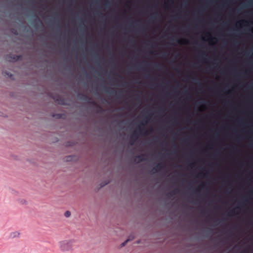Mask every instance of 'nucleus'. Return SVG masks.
Here are the masks:
<instances>
[{
    "label": "nucleus",
    "mask_w": 253,
    "mask_h": 253,
    "mask_svg": "<svg viewBox=\"0 0 253 253\" xmlns=\"http://www.w3.org/2000/svg\"><path fill=\"white\" fill-rule=\"evenodd\" d=\"M201 213H202V214H204L205 213V212H204V211H202L201 212Z\"/></svg>",
    "instance_id": "cd10ccee"
},
{
    "label": "nucleus",
    "mask_w": 253,
    "mask_h": 253,
    "mask_svg": "<svg viewBox=\"0 0 253 253\" xmlns=\"http://www.w3.org/2000/svg\"><path fill=\"white\" fill-rule=\"evenodd\" d=\"M151 54H154V51H152L151 52Z\"/></svg>",
    "instance_id": "a878e982"
},
{
    "label": "nucleus",
    "mask_w": 253,
    "mask_h": 253,
    "mask_svg": "<svg viewBox=\"0 0 253 253\" xmlns=\"http://www.w3.org/2000/svg\"><path fill=\"white\" fill-rule=\"evenodd\" d=\"M164 167L162 164H158L155 167H154L152 169V171H154V172H156L159 170H162L163 169Z\"/></svg>",
    "instance_id": "423d86ee"
},
{
    "label": "nucleus",
    "mask_w": 253,
    "mask_h": 253,
    "mask_svg": "<svg viewBox=\"0 0 253 253\" xmlns=\"http://www.w3.org/2000/svg\"><path fill=\"white\" fill-rule=\"evenodd\" d=\"M20 56L9 54L6 57V59L9 62H15L19 59Z\"/></svg>",
    "instance_id": "20e7f679"
},
{
    "label": "nucleus",
    "mask_w": 253,
    "mask_h": 253,
    "mask_svg": "<svg viewBox=\"0 0 253 253\" xmlns=\"http://www.w3.org/2000/svg\"><path fill=\"white\" fill-rule=\"evenodd\" d=\"M149 119H150V118H149V116L146 117L145 118V119L144 120V121L145 122V124H147V123L148 122V121L149 120Z\"/></svg>",
    "instance_id": "2eb2a0df"
},
{
    "label": "nucleus",
    "mask_w": 253,
    "mask_h": 253,
    "mask_svg": "<svg viewBox=\"0 0 253 253\" xmlns=\"http://www.w3.org/2000/svg\"><path fill=\"white\" fill-rule=\"evenodd\" d=\"M195 164L194 163H192L191 164H190V166H192V165H194Z\"/></svg>",
    "instance_id": "c85d7f7f"
},
{
    "label": "nucleus",
    "mask_w": 253,
    "mask_h": 253,
    "mask_svg": "<svg viewBox=\"0 0 253 253\" xmlns=\"http://www.w3.org/2000/svg\"><path fill=\"white\" fill-rule=\"evenodd\" d=\"M177 42L179 44H183L184 43H187L188 42V41L186 39H181L177 41Z\"/></svg>",
    "instance_id": "9b49d317"
},
{
    "label": "nucleus",
    "mask_w": 253,
    "mask_h": 253,
    "mask_svg": "<svg viewBox=\"0 0 253 253\" xmlns=\"http://www.w3.org/2000/svg\"><path fill=\"white\" fill-rule=\"evenodd\" d=\"M12 33H14V34H17V31L15 30H13L12 31Z\"/></svg>",
    "instance_id": "aec40b11"
},
{
    "label": "nucleus",
    "mask_w": 253,
    "mask_h": 253,
    "mask_svg": "<svg viewBox=\"0 0 253 253\" xmlns=\"http://www.w3.org/2000/svg\"><path fill=\"white\" fill-rule=\"evenodd\" d=\"M193 79H194V80H198V79H197V78H193Z\"/></svg>",
    "instance_id": "c756f323"
},
{
    "label": "nucleus",
    "mask_w": 253,
    "mask_h": 253,
    "mask_svg": "<svg viewBox=\"0 0 253 253\" xmlns=\"http://www.w3.org/2000/svg\"><path fill=\"white\" fill-rule=\"evenodd\" d=\"M74 240H65L59 243L60 250L62 252H71L73 250L75 244Z\"/></svg>",
    "instance_id": "f257e3e1"
},
{
    "label": "nucleus",
    "mask_w": 253,
    "mask_h": 253,
    "mask_svg": "<svg viewBox=\"0 0 253 253\" xmlns=\"http://www.w3.org/2000/svg\"><path fill=\"white\" fill-rule=\"evenodd\" d=\"M19 235V233L16 232H13L11 234L10 237L12 238H14L17 237Z\"/></svg>",
    "instance_id": "f8f14e48"
},
{
    "label": "nucleus",
    "mask_w": 253,
    "mask_h": 253,
    "mask_svg": "<svg viewBox=\"0 0 253 253\" xmlns=\"http://www.w3.org/2000/svg\"><path fill=\"white\" fill-rule=\"evenodd\" d=\"M79 96H80V99L84 100H90L91 98L88 97L84 93H79Z\"/></svg>",
    "instance_id": "1a4fd4ad"
},
{
    "label": "nucleus",
    "mask_w": 253,
    "mask_h": 253,
    "mask_svg": "<svg viewBox=\"0 0 253 253\" xmlns=\"http://www.w3.org/2000/svg\"><path fill=\"white\" fill-rule=\"evenodd\" d=\"M145 124L141 123L140 125L138 126V132L137 130H135L133 132L131 136V140L132 142L131 143V144H133L134 141L138 137V132L139 133H141L142 132V131L143 130V128L141 127V126H144Z\"/></svg>",
    "instance_id": "f03ea898"
},
{
    "label": "nucleus",
    "mask_w": 253,
    "mask_h": 253,
    "mask_svg": "<svg viewBox=\"0 0 253 253\" xmlns=\"http://www.w3.org/2000/svg\"><path fill=\"white\" fill-rule=\"evenodd\" d=\"M165 6L166 7H168V4H167V3H165Z\"/></svg>",
    "instance_id": "b1692460"
},
{
    "label": "nucleus",
    "mask_w": 253,
    "mask_h": 253,
    "mask_svg": "<svg viewBox=\"0 0 253 253\" xmlns=\"http://www.w3.org/2000/svg\"><path fill=\"white\" fill-rule=\"evenodd\" d=\"M178 192H179V189H175L173 191H172L171 192L169 193V194L170 195H174V194L177 193Z\"/></svg>",
    "instance_id": "ddd939ff"
},
{
    "label": "nucleus",
    "mask_w": 253,
    "mask_h": 253,
    "mask_svg": "<svg viewBox=\"0 0 253 253\" xmlns=\"http://www.w3.org/2000/svg\"><path fill=\"white\" fill-rule=\"evenodd\" d=\"M103 89L106 92L108 93L114 94L116 93L113 89L107 86H104Z\"/></svg>",
    "instance_id": "0eeeda50"
},
{
    "label": "nucleus",
    "mask_w": 253,
    "mask_h": 253,
    "mask_svg": "<svg viewBox=\"0 0 253 253\" xmlns=\"http://www.w3.org/2000/svg\"><path fill=\"white\" fill-rule=\"evenodd\" d=\"M52 98L55 100V101L58 104L65 105L66 104L65 101L62 97L59 95L56 94L53 95Z\"/></svg>",
    "instance_id": "7ed1b4c3"
},
{
    "label": "nucleus",
    "mask_w": 253,
    "mask_h": 253,
    "mask_svg": "<svg viewBox=\"0 0 253 253\" xmlns=\"http://www.w3.org/2000/svg\"><path fill=\"white\" fill-rule=\"evenodd\" d=\"M202 54H203V55H206V54H205V52H203V53H202Z\"/></svg>",
    "instance_id": "7c9ffc66"
},
{
    "label": "nucleus",
    "mask_w": 253,
    "mask_h": 253,
    "mask_svg": "<svg viewBox=\"0 0 253 253\" xmlns=\"http://www.w3.org/2000/svg\"><path fill=\"white\" fill-rule=\"evenodd\" d=\"M207 173H205V174H203V176H207Z\"/></svg>",
    "instance_id": "bb28decb"
},
{
    "label": "nucleus",
    "mask_w": 253,
    "mask_h": 253,
    "mask_svg": "<svg viewBox=\"0 0 253 253\" xmlns=\"http://www.w3.org/2000/svg\"><path fill=\"white\" fill-rule=\"evenodd\" d=\"M71 215V213L69 211H66L65 213H64V215L67 217H68L70 216Z\"/></svg>",
    "instance_id": "4468645a"
},
{
    "label": "nucleus",
    "mask_w": 253,
    "mask_h": 253,
    "mask_svg": "<svg viewBox=\"0 0 253 253\" xmlns=\"http://www.w3.org/2000/svg\"><path fill=\"white\" fill-rule=\"evenodd\" d=\"M202 173H200L199 175H202Z\"/></svg>",
    "instance_id": "2f4dec72"
},
{
    "label": "nucleus",
    "mask_w": 253,
    "mask_h": 253,
    "mask_svg": "<svg viewBox=\"0 0 253 253\" xmlns=\"http://www.w3.org/2000/svg\"><path fill=\"white\" fill-rule=\"evenodd\" d=\"M234 212V210H231V211H230V213H232L233 212Z\"/></svg>",
    "instance_id": "393cba45"
},
{
    "label": "nucleus",
    "mask_w": 253,
    "mask_h": 253,
    "mask_svg": "<svg viewBox=\"0 0 253 253\" xmlns=\"http://www.w3.org/2000/svg\"><path fill=\"white\" fill-rule=\"evenodd\" d=\"M53 117H55V115H53ZM56 117L58 118H59L61 117V115L60 114H57L56 115Z\"/></svg>",
    "instance_id": "f3484780"
},
{
    "label": "nucleus",
    "mask_w": 253,
    "mask_h": 253,
    "mask_svg": "<svg viewBox=\"0 0 253 253\" xmlns=\"http://www.w3.org/2000/svg\"><path fill=\"white\" fill-rule=\"evenodd\" d=\"M21 203L22 204H25L26 203V201L25 200H22L21 201Z\"/></svg>",
    "instance_id": "a211bd4d"
},
{
    "label": "nucleus",
    "mask_w": 253,
    "mask_h": 253,
    "mask_svg": "<svg viewBox=\"0 0 253 253\" xmlns=\"http://www.w3.org/2000/svg\"><path fill=\"white\" fill-rule=\"evenodd\" d=\"M6 74L10 78H11V77L12 76V74H9V73H6Z\"/></svg>",
    "instance_id": "6ab92c4d"
},
{
    "label": "nucleus",
    "mask_w": 253,
    "mask_h": 253,
    "mask_svg": "<svg viewBox=\"0 0 253 253\" xmlns=\"http://www.w3.org/2000/svg\"><path fill=\"white\" fill-rule=\"evenodd\" d=\"M135 159H138V162H141L145 161L146 160V159L145 158L144 154H141V155H138V156H136Z\"/></svg>",
    "instance_id": "6e6552de"
},
{
    "label": "nucleus",
    "mask_w": 253,
    "mask_h": 253,
    "mask_svg": "<svg viewBox=\"0 0 253 253\" xmlns=\"http://www.w3.org/2000/svg\"><path fill=\"white\" fill-rule=\"evenodd\" d=\"M109 1H106V2H105V4L106 5H108L109 4Z\"/></svg>",
    "instance_id": "412c9836"
},
{
    "label": "nucleus",
    "mask_w": 253,
    "mask_h": 253,
    "mask_svg": "<svg viewBox=\"0 0 253 253\" xmlns=\"http://www.w3.org/2000/svg\"><path fill=\"white\" fill-rule=\"evenodd\" d=\"M242 22H243L244 24H247V23H248V22H247V21H245V20H243V21H242Z\"/></svg>",
    "instance_id": "4be33fe9"
},
{
    "label": "nucleus",
    "mask_w": 253,
    "mask_h": 253,
    "mask_svg": "<svg viewBox=\"0 0 253 253\" xmlns=\"http://www.w3.org/2000/svg\"><path fill=\"white\" fill-rule=\"evenodd\" d=\"M133 239V237H131V236H130L129 237H128V239H127L126 241H125L124 242H123L122 244H121V247H124L125 246H126V243L129 241H130V240H132Z\"/></svg>",
    "instance_id": "9d476101"
},
{
    "label": "nucleus",
    "mask_w": 253,
    "mask_h": 253,
    "mask_svg": "<svg viewBox=\"0 0 253 253\" xmlns=\"http://www.w3.org/2000/svg\"><path fill=\"white\" fill-rule=\"evenodd\" d=\"M205 186V184H202L201 185V188H204Z\"/></svg>",
    "instance_id": "5701e85b"
},
{
    "label": "nucleus",
    "mask_w": 253,
    "mask_h": 253,
    "mask_svg": "<svg viewBox=\"0 0 253 253\" xmlns=\"http://www.w3.org/2000/svg\"><path fill=\"white\" fill-rule=\"evenodd\" d=\"M150 77V75H148V76H147V78H149V77Z\"/></svg>",
    "instance_id": "473e14b6"
},
{
    "label": "nucleus",
    "mask_w": 253,
    "mask_h": 253,
    "mask_svg": "<svg viewBox=\"0 0 253 253\" xmlns=\"http://www.w3.org/2000/svg\"><path fill=\"white\" fill-rule=\"evenodd\" d=\"M160 66H160V64H155V67L156 68H159V67H160Z\"/></svg>",
    "instance_id": "dca6fc26"
},
{
    "label": "nucleus",
    "mask_w": 253,
    "mask_h": 253,
    "mask_svg": "<svg viewBox=\"0 0 253 253\" xmlns=\"http://www.w3.org/2000/svg\"><path fill=\"white\" fill-rule=\"evenodd\" d=\"M164 167L162 164H158L155 167H154L152 169V171H154V172H156L159 170H162L163 169Z\"/></svg>",
    "instance_id": "39448f33"
}]
</instances>
